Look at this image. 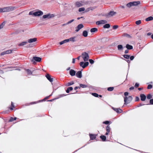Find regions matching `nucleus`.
<instances>
[{"instance_id": "obj_13", "label": "nucleus", "mask_w": 153, "mask_h": 153, "mask_svg": "<svg viewBox=\"0 0 153 153\" xmlns=\"http://www.w3.org/2000/svg\"><path fill=\"white\" fill-rule=\"evenodd\" d=\"M75 5L77 7H79L82 6L83 5V4L82 2H77L75 3Z\"/></svg>"}, {"instance_id": "obj_28", "label": "nucleus", "mask_w": 153, "mask_h": 153, "mask_svg": "<svg viewBox=\"0 0 153 153\" xmlns=\"http://www.w3.org/2000/svg\"><path fill=\"white\" fill-rule=\"evenodd\" d=\"M73 88L72 87H70L68 88L67 90L66 91L67 93H68L70 91H72L73 90Z\"/></svg>"}, {"instance_id": "obj_7", "label": "nucleus", "mask_w": 153, "mask_h": 153, "mask_svg": "<svg viewBox=\"0 0 153 153\" xmlns=\"http://www.w3.org/2000/svg\"><path fill=\"white\" fill-rule=\"evenodd\" d=\"M43 13L41 11H38L34 12V16H40L43 15Z\"/></svg>"}, {"instance_id": "obj_6", "label": "nucleus", "mask_w": 153, "mask_h": 153, "mask_svg": "<svg viewBox=\"0 0 153 153\" xmlns=\"http://www.w3.org/2000/svg\"><path fill=\"white\" fill-rule=\"evenodd\" d=\"M132 99V97L131 96H129L128 97H125L124 98V104H127L129 103L131 101Z\"/></svg>"}, {"instance_id": "obj_50", "label": "nucleus", "mask_w": 153, "mask_h": 153, "mask_svg": "<svg viewBox=\"0 0 153 153\" xmlns=\"http://www.w3.org/2000/svg\"><path fill=\"white\" fill-rule=\"evenodd\" d=\"M139 85V84L138 83H136L135 85L134 86L135 87L137 88V87H138Z\"/></svg>"}, {"instance_id": "obj_56", "label": "nucleus", "mask_w": 153, "mask_h": 153, "mask_svg": "<svg viewBox=\"0 0 153 153\" xmlns=\"http://www.w3.org/2000/svg\"><path fill=\"white\" fill-rule=\"evenodd\" d=\"M72 60H73L72 63H75V59H73Z\"/></svg>"}, {"instance_id": "obj_36", "label": "nucleus", "mask_w": 153, "mask_h": 153, "mask_svg": "<svg viewBox=\"0 0 153 153\" xmlns=\"http://www.w3.org/2000/svg\"><path fill=\"white\" fill-rule=\"evenodd\" d=\"M74 21V19H72L69 21H68V22H67L66 23V24H70L71 23H72V22H73Z\"/></svg>"}, {"instance_id": "obj_1", "label": "nucleus", "mask_w": 153, "mask_h": 153, "mask_svg": "<svg viewBox=\"0 0 153 153\" xmlns=\"http://www.w3.org/2000/svg\"><path fill=\"white\" fill-rule=\"evenodd\" d=\"M82 56L84 61L85 62H81L79 63V65L80 66L84 68L88 65L89 64V62H86V61L88 60L89 56L88 54L85 52L82 53Z\"/></svg>"}, {"instance_id": "obj_47", "label": "nucleus", "mask_w": 153, "mask_h": 153, "mask_svg": "<svg viewBox=\"0 0 153 153\" xmlns=\"http://www.w3.org/2000/svg\"><path fill=\"white\" fill-rule=\"evenodd\" d=\"M152 88V86L151 85H148L147 88L148 89H151Z\"/></svg>"}, {"instance_id": "obj_11", "label": "nucleus", "mask_w": 153, "mask_h": 153, "mask_svg": "<svg viewBox=\"0 0 153 153\" xmlns=\"http://www.w3.org/2000/svg\"><path fill=\"white\" fill-rule=\"evenodd\" d=\"M68 42L69 41L72 42H75L76 40V37L75 36H73L72 37L70 38L69 39H68Z\"/></svg>"}, {"instance_id": "obj_26", "label": "nucleus", "mask_w": 153, "mask_h": 153, "mask_svg": "<svg viewBox=\"0 0 153 153\" xmlns=\"http://www.w3.org/2000/svg\"><path fill=\"white\" fill-rule=\"evenodd\" d=\"M88 33L86 30L83 31V36L85 37H86L88 36Z\"/></svg>"}, {"instance_id": "obj_64", "label": "nucleus", "mask_w": 153, "mask_h": 153, "mask_svg": "<svg viewBox=\"0 0 153 153\" xmlns=\"http://www.w3.org/2000/svg\"><path fill=\"white\" fill-rule=\"evenodd\" d=\"M151 37L153 39V34L151 36Z\"/></svg>"}, {"instance_id": "obj_42", "label": "nucleus", "mask_w": 153, "mask_h": 153, "mask_svg": "<svg viewBox=\"0 0 153 153\" xmlns=\"http://www.w3.org/2000/svg\"><path fill=\"white\" fill-rule=\"evenodd\" d=\"M106 131L108 132H110V127L108 126L106 127Z\"/></svg>"}, {"instance_id": "obj_29", "label": "nucleus", "mask_w": 153, "mask_h": 153, "mask_svg": "<svg viewBox=\"0 0 153 153\" xmlns=\"http://www.w3.org/2000/svg\"><path fill=\"white\" fill-rule=\"evenodd\" d=\"M100 137L103 141H105L106 140V138L105 136H100Z\"/></svg>"}, {"instance_id": "obj_19", "label": "nucleus", "mask_w": 153, "mask_h": 153, "mask_svg": "<svg viewBox=\"0 0 153 153\" xmlns=\"http://www.w3.org/2000/svg\"><path fill=\"white\" fill-rule=\"evenodd\" d=\"M69 73L71 75L73 76L75 75L76 72L74 70L71 69L70 70Z\"/></svg>"}, {"instance_id": "obj_27", "label": "nucleus", "mask_w": 153, "mask_h": 153, "mask_svg": "<svg viewBox=\"0 0 153 153\" xmlns=\"http://www.w3.org/2000/svg\"><path fill=\"white\" fill-rule=\"evenodd\" d=\"M27 43V42H22V43L19 44V46H23L26 45Z\"/></svg>"}, {"instance_id": "obj_61", "label": "nucleus", "mask_w": 153, "mask_h": 153, "mask_svg": "<svg viewBox=\"0 0 153 153\" xmlns=\"http://www.w3.org/2000/svg\"><path fill=\"white\" fill-rule=\"evenodd\" d=\"M78 88V87H75L74 88V89H75V90H76Z\"/></svg>"}, {"instance_id": "obj_59", "label": "nucleus", "mask_w": 153, "mask_h": 153, "mask_svg": "<svg viewBox=\"0 0 153 153\" xmlns=\"http://www.w3.org/2000/svg\"><path fill=\"white\" fill-rule=\"evenodd\" d=\"M151 33H147V35L148 36H150V35H151Z\"/></svg>"}, {"instance_id": "obj_54", "label": "nucleus", "mask_w": 153, "mask_h": 153, "mask_svg": "<svg viewBox=\"0 0 153 153\" xmlns=\"http://www.w3.org/2000/svg\"><path fill=\"white\" fill-rule=\"evenodd\" d=\"M134 89V87H132L129 88V90H133Z\"/></svg>"}, {"instance_id": "obj_14", "label": "nucleus", "mask_w": 153, "mask_h": 153, "mask_svg": "<svg viewBox=\"0 0 153 153\" xmlns=\"http://www.w3.org/2000/svg\"><path fill=\"white\" fill-rule=\"evenodd\" d=\"M36 40L37 39L36 38L30 39L28 40V42L29 43H32L36 42Z\"/></svg>"}, {"instance_id": "obj_38", "label": "nucleus", "mask_w": 153, "mask_h": 153, "mask_svg": "<svg viewBox=\"0 0 153 153\" xmlns=\"http://www.w3.org/2000/svg\"><path fill=\"white\" fill-rule=\"evenodd\" d=\"M74 84V83L73 82H68V83L66 85L67 86H69L70 85H73Z\"/></svg>"}, {"instance_id": "obj_24", "label": "nucleus", "mask_w": 153, "mask_h": 153, "mask_svg": "<svg viewBox=\"0 0 153 153\" xmlns=\"http://www.w3.org/2000/svg\"><path fill=\"white\" fill-rule=\"evenodd\" d=\"M46 77L51 82H52L53 81V79L51 78V76L47 74L46 76Z\"/></svg>"}, {"instance_id": "obj_52", "label": "nucleus", "mask_w": 153, "mask_h": 153, "mask_svg": "<svg viewBox=\"0 0 153 153\" xmlns=\"http://www.w3.org/2000/svg\"><path fill=\"white\" fill-rule=\"evenodd\" d=\"M134 58V57L133 56H131L130 57V59L131 60H133Z\"/></svg>"}, {"instance_id": "obj_30", "label": "nucleus", "mask_w": 153, "mask_h": 153, "mask_svg": "<svg viewBox=\"0 0 153 153\" xmlns=\"http://www.w3.org/2000/svg\"><path fill=\"white\" fill-rule=\"evenodd\" d=\"M117 48L119 50H121L123 49V46L122 45H119L117 46Z\"/></svg>"}, {"instance_id": "obj_12", "label": "nucleus", "mask_w": 153, "mask_h": 153, "mask_svg": "<svg viewBox=\"0 0 153 153\" xmlns=\"http://www.w3.org/2000/svg\"><path fill=\"white\" fill-rule=\"evenodd\" d=\"M113 109L118 113H120L122 112V110L120 108H112Z\"/></svg>"}, {"instance_id": "obj_33", "label": "nucleus", "mask_w": 153, "mask_h": 153, "mask_svg": "<svg viewBox=\"0 0 153 153\" xmlns=\"http://www.w3.org/2000/svg\"><path fill=\"white\" fill-rule=\"evenodd\" d=\"M27 72L29 74H32V72L29 69H27L26 70Z\"/></svg>"}, {"instance_id": "obj_58", "label": "nucleus", "mask_w": 153, "mask_h": 153, "mask_svg": "<svg viewBox=\"0 0 153 153\" xmlns=\"http://www.w3.org/2000/svg\"><path fill=\"white\" fill-rule=\"evenodd\" d=\"M68 25V24H66V23H65V24H62V26H65V25Z\"/></svg>"}, {"instance_id": "obj_41", "label": "nucleus", "mask_w": 153, "mask_h": 153, "mask_svg": "<svg viewBox=\"0 0 153 153\" xmlns=\"http://www.w3.org/2000/svg\"><path fill=\"white\" fill-rule=\"evenodd\" d=\"M5 24V22H4L2 23L1 25V29L4 26V25Z\"/></svg>"}, {"instance_id": "obj_3", "label": "nucleus", "mask_w": 153, "mask_h": 153, "mask_svg": "<svg viewBox=\"0 0 153 153\" xmlns=\"http://www.w3.org/2000/svg\"><path fill=\"white\" fill-rule=\"evenodd\" d=\"M140 4V1H135L130 2L126 4V6L128 8H130L133 6H137Z\"/></svg>"}, {"instance_id": "obj_10", "label": "nucleus", "mask_w": 153, "mask_h": 153, "mask_svg": "<svg viewBox=\"0 0 153 153\" xmlns=\"http://www.w3.org/2000/svg\"><path fill=\"white\" fill-rule=\"evenodd\" d=\"M83 27V25L82 24L79 25L76 28V31L78 32L79 30Z\"/></svg>"}, {"instance_id": "obj_20", "label": "nucleus", "mask_w": 153, "mask_h": 153, "mask_svg": "<svg viewBox=\"0 0 153 153\" xmlns=\"http://www.w3.org/2000/svg\"><path fill=\"white\" fill-rule=\"evenodd\" d=\"M33 59L35 61L37 62H40L41 60L40 58L35 56L33 57Z\"/></svg>"}, {"instance_id": "obj_55", "label": "nucleus", "mask_w": 153, "mask_h": 153, "mask_svg": "<svg viewBox=\"0 0 153 153\" xmlns=\"http://www.w3.org/2000/svg\"><path fill=\"white\" fill-rule=\"evenodd\" d=\"M128 50H127L125 51V53H128Z\"/></svg>"}, {"instance_id": "obj_57", "label": "nucleus", "mask_w": 153, "mask_h": 153, "mask_svg": "<svg viewBox=\"0 0 153 153\" xmlns=\"http://www.w3.org/2000/svg\"><path fill=\"white\" fill-rule=\"evenodd\" d=\"M139 100V98L138 97H136V101H137Z\"/></svg>"}, {"instance_id": "obj_40", "label": "nucleus", "mask_w": 153, "mask_h": 153, "mask_svg": "<svg viewBox=\"0 0 153 153\" xmlns=\"http://www.w3.org/2000/svg\"><path fill=\"white\" fill-rule=\"evenodd\" d=\"M114 89V88L113 87H109L108 88V91H112Z\"/></svg>"}, {"instance_id": "obj_34", "label": "nucleus", "mask_w": 153, "mask_h": 153, "mask_svg": "<svg viewBox=\"0 0 153 153\" xmlns=\"http://www.w3.org/2000/svg\"><path fill=\"white\" fill-rule=\"evenodd\" d=\"M141 22L140 20L137 21L135 23L137 25H139L141 23Z\"/></svg>"}, {"instance_id": "obj_9", "label": "nucleus", "mask_w": 153, "mask_h": 153, "mask_svg": "<svg viewBox=\"0 0 153 153\" xmlns=\"http://www.w3.org/2000/svg\"><path fill=\"white\" fill-rule=\"evenodd\" d=\"M12 50H7L1 53V55H4L6 54L10 53L12 52Z\"/></svg>"}, {"instance_id": "obj_25", "label": "nucleus", "mask_w": 153, "mask_h": 153, "mask_svg": "<svg viewBox=\"0 0 153 153\" xmlns=\"http://www.w3.org/2000/svg\"><path fill=\"white\" fill-rule=\"evenodd\" d=\"M126 47L128 49H131L133 48L132 46L131 45H130L128 44L126 45Z\"/></svg>"}, {"instance_id": "obj_15", "label": "nucleus", "mask_w": 153, "mask_h": 153, "mask_svg": "<svg viewBox=\"0 0 153 153\" xmlns=\"http://www.w3.org/2000/svg\"><path fill=\"white\" fill-rule=\"evenodd\" d=\"M76 76L79 78H81L82 77V72L81 71H78L76 74Z\"/></svg>"}, {"instance_id": "obj_45", "label": "nucleus", "mask_w": 153, "mask_h": 153, "mask_svg": "<svg viewBox=\"0 0 153 153\" xmlns=\"http://www.w3.org/2000/svg\"><path fill=\"white\" fill-rule=\"evenodd\" d=\"M34 11H30L29 13V15H34Z\"/></svg>"}, {"instance_id": "obj_2", "label": "nucleus", "mask_w": 153, "mask_h": 153, "mask_svg": "<svg viewBox=\"0 0 153 153\" xmlns=\"http://www.w3.org/2000/svg\"><path fill=\"white\" fill-rule=\"evenodd\" d=\"M17 8L16 7H7L1 8V12H9L15 10Z\"/></svg>"}, {"instance_id": "obj_4", "label": "nucleus", "mask_w": 153, "mask_h": 153, "mask_svg": "<svg viewBox=\"0 0 153 153\" xmlns=\"http://www.w3.org/2000/svg\"><path fill=\"white\" fill-rule=\"evenodd\" d=\"M55 16L53 14L48 13L43 15L42 16L43 18L46 19H49L51 18H53Z\"/></svg>"}, {"instance_id": "obj_35", "label": "nucleus", "mask_w": 153, "mask_h": 153, "mask_svg": "<svg viewBox=\"0 0 153 153\" xmlns=\"http://www.w3.org/2000/svg\"><path fill=\"white\" fill-rule=\"evenodd\" d=\"M16 117H15L14 118H13V117H11L9 120L10 122L13 121L14 120H15L16 119Z\"/></svg>"}, {"instance_id": "obj_39", "label": "nucleus", "mask_w": 153, "mask_h": 153, "mask_svg": "<svg viewBox=\"0 0 153 153\" xmlns=\"http://www.w3.org/2000/svg\"><path fill=\"white\" fill-rule=\"evenodd\" d=\"M124 58L127 59H128L129 58V56L127 55H124L123 56Z\"/></svg>"}, {"instance_id": "obj_23", "label": "nucleus", "mask_w": 153, "mask_h": 153, "mask_svg": "<svg viewBox=\"0 0 153 153\" xmlns=\"http://www.w3.org/2000/svg\"><path fill=\"white\" fill-rule=\"evenodd\" d=\"M97 29L96 28H92L91 29L90 31L92 33H95L97 32Z\"/></svg>"}, {"instance_id": "obj_60", "label": "nucleus", "mask_w": 153, "mask_h": 153, "mask_svg": "<svg viewBox=\"0 0 153 153\" xmlns=\"http://www.w3.org/2000/svg\"><path fill=\"white\" fill-rule=\"evenodd\" d=\"M121 7L122 8H123V9H124V8H125V7H124V6H121Z\"/></svg>"}, {"instance_id": "obj_37", "label": "nucleus", "mask_w": 153, "mask_h": 153, "mask_svg": "<svg viewBox=\"0 0 153 153\" xmlns=\"http://www.w3.org/2000/svg\"><path fill=\"white\" fill-rule=\"evenodd\" d=\"M147 97V99H150L152 98V95L150 94H148Z\"/></svg>"}, {"instance_id": "obj_63", "label": "nucleus", "mask_w": 153, "mask_h": 153, "mask_svg": "<svg viewBox=\"0 0 153 153\" xmlns=\"http://www.w3.org/2000/svg\"><path fill=\"white\" fill-rule=\"evenodd\" d=\"M108 132H106V133H105V135H107L108 134Z\"/></svg>"}, {"instance_id": "obj_21", "label": "nucleus", "mask_w": 153, "mask_h": 153, "mask_svg": "<svg viewBox=\"0 0 153 153\" xmlns=\"http://www.w3.org/2000/svg\"><path fill=\"white\" fill-rule=\"evenodd\" d=\"M153 20V17L152 16H150L145 19V20L146 22H148L152 21Z\"/></svg>"}, {"instance_id": "obj_22", "label": "nucleus", "mask_w": 153, "mask_h": 153, "mask_svg": "<svg viewBox=\"0 0 153 153\" xmlns=\"http://www.w3.org/2000/svg\"><path fill=\"white\" fill-rule=\"evenodd\" d=\"M68 42V39H66L60 42L59 43L60 45H62L64 43H67Z\"/></svg>"}, {"instance_id": "obj_17", "label": "nucleus", "mask_w": 153, "mask_h": 153, "mask_svg": "<svg viewBox=\"0 0 153 153\" xmlns=\"http://www.w3.org/2000/svg\"><path fill=\"white\" fill-rule=\"evenodd\" d=\"M85 10V12H88L89 10L88 9H86L85 10V8L84 7H82L79 8V12H82Z\"/></svg>"}, {"instance_id": "obj_43", "label": "nucleus", "mask_w": 153, "mask_h": 153, "mask_svg": "<svg viewBox=\"0 0 153 153\" xmlns=\"http://www.w3.org/2000/svg\"><path fill=\"white\" fill-rule=\"evenodd\" d=\"M92 95L95 97H98V94L96 93H92Z\"/></svg>"}, {"instance_id": "obj_48", "label": "nucleus", "mask_w": 153, "mask_h": 153, "mask_svg": "<svg viewBox=\"0 0 153 153\" xmlns=\"http://www.w3.org/2000/svg\"><path fill=\"white\" fill-rule=\"evenodd\" d=\"M40 102V101H37V102H32L31 103V104H36L38 102Z\"/></svg>"}, {"instance_id": "obj_18", "label": "nucleus", "mask_w": 153, "mask_h": 153, "mask_svg": "<svg viewBox=\"0 0 153 153\" xmlns=\"http://www.w3.org/2000/svg\"><path fill=\"white\" fill-rule=\"evenodd\" d=\"M90 139L91 140H93L95 139L96 138V135L94 134H89Z\"/></svg>"}, {"instance_id": "obj_62", "label": "nucleus", "mask_w": 153, "mask_h": 153, "mask_svg": "<svg viewBox=\"0 0 153 153\" xmlns=\"http://www.w3.org/2000/svg\"><path fill=\"white\" fill-rule=\"evenodd\" d=\"M80 56H78V57H77V59L78 60H79V59H80Z\"/></svg>"}, {"instance_id": "obj_46", "label": "nucleus", "mask_w": 153, "mask_h": 153, "mask_svg": "<svg viewBox=\"0 0 153 153\" xmlns=\"http://www.w3.org/2000/svg\"><path fill=\"white\" fill-rule=\"evenodd\" d=\"M89 62H90L91 63V64H93L94 63V61L91 59H90L89 60Z\"/></svg>"}, {"instance_id": "obj_32", "label": "nucleus", "mask_w": 153, "mask_h": 153, "mask_svg": "<svg viewBox=\"0 0 153 153\" xmlns=\"http://www.w3.org/2000/svg\"><path fill=\"white\" fill-rule=\"evenodd\" d=\"M110 27V25L109 24H106L103 27L105 28H108Z\"/></svg>"}, {"instance_id": "obj_53", "label": "nucleus", "mask_w": 153, "mask_h": 153, "mask_svg": "<svg viewBox=\"0 0 153 153\" xmlns=\"http://www.w3.org/2000/svg\"><path fill=\"white\" fill-rule=\"evenodd\" d=\"M128 93L127 92H125V93H124V95L125 96H127L128 95Z\"/></svg>"}, {"instance_id": "obj_31", "label": "nucleus", "mask_w": 153, "mask_h": 153, "mask_svg": "<svg viewBox=\"0 0 153 153\" xmlns=\"http://www.w3.org/2000/svg\"><path fill=\"white\" fill-rule=\"evenodd\" d=\"M80 87L83 88H86L87 87V86L86 85L82 84H80Z\"/></svg>"}, {"instance_id": "obj_44", "label": "nucleus", "mask_w": 153, "mask_h": 153, "mask_svg": "<svg viewBox=\"0 0 153 153\" xmlns=\"http://www.w3.org/2000/svg\"><path fill=\"white\" fill-rule=\"evenodd\" d=\"M103 123L105 124H108L109 123V121H106L104 122H103Z\"/></svg>"}, {"instance_id": "obj_5", "label": "nucleus", "mask_w": 153, "mask_h": 153, "mask_svg": "<svg viewBox=\"0 0 153 153\" xmlns=\"http://www.w3.org/2000/svg\"><path fill=\"white\" fill-rule=\"evenodd\" d=\"M116 14V13L114 11H110L108 13L104 14H103V16H106L107 17H110L113 16H114Z\"/></svg>"}, {"instance_id": "obj_49", "label": "nucleus", "mask_w": 153, "mask_h": 153, "mask_svg": "<svg viewBox=\"0 0 153 153\" xmlns=\"http://www.w3.org/2000/svg\"><path fill=\"white\" fill-rule=\"evenodd\" d=\"M118 27V26L117 25H114L113 26V28L114 29H117Z\"/></svg>"}, {"instance_id": "obj_16", "label": "nucleus", "mask_w": 153, "mask_h": 153, "mask_svg": "<svg viewBox=\"0 0 153 153\" xmlns=\"http://www.w3.org/2000/svg\"><path fill=\"white\" fill-rule=\"evenodd\" d=\"M141 100L142 101H144L146 98V96L143 94H141L140 95Z\"/></svg>"}, {"instance_id": "obj_51", "label": "nucleus", "mask_w": 153, "mask_h": 153, "mask_svg": "<svg viewBox=\"0 0 153 153\" xmlns=\"http://www.w3.org/2000/svg\"><path fill=\"white\" fill-rule=\"evenodd\" d=\"M150 103L151 104H153V99H151L150 100Z\"/></svg>"}, {"instance_id": "obj_8", "label": "nucleus", "mask_w": 153, "mask_h": 153, "mask_svg": "<svg viewBox=\"0 0 153 153\" xmlns=\"http://www.w3.org/2000/svg\"><path fill=\"white\" fill-rule=\"evenodd\" d=\"M107 21L105 20H102L100 21H97L96 22V24L97 25H99L101 24H103L106 23Z\"/></svg>"}]
</instances>
